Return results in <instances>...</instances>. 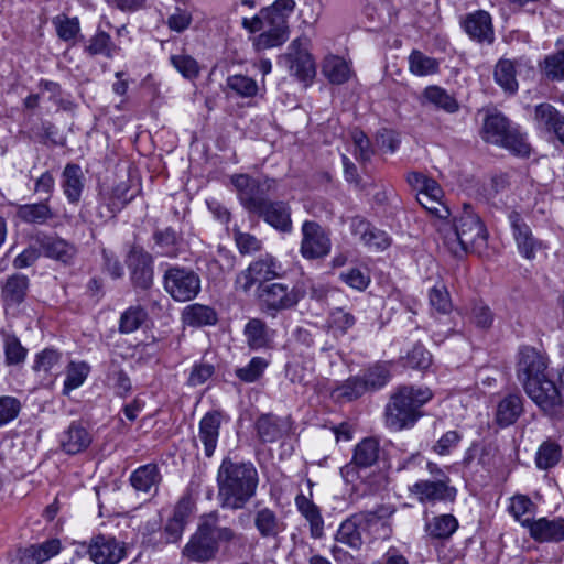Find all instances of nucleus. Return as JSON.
Returning a JSON list of instances; mask_svg holds the SVG:
<instances>
[{
    "label": "nucleus",
    "mask_w": 564,
    "mask_h": 564,
    "mask_svg": "<svg viewBox=\"0 0 564 564\" xmlns=\"http://www.w3.org/2000/svg\"><path fill=\"white\" fill-rule=\"evenodd\" d=\"M518 59L500 58L494 67L495 83L509 95H514L519 89L517 80Z\"/></svg>",
    "instance_id": "28"
},
{
    "label": "nucleus",
    "mask_w": 564,
    "mask_h": 564,
    "mask_svg": "<svg viewBox=\"0 0 564 564\" xmlns=\"http://www.w3.org/2000/svg\"><path fill=\"white\" fill-rule=\"evenodd\" d=\"M443 195V189L437 182H434L430 183L426 192L416 195V199L424 209L435 216V220H438L449 216V209L442 202Z\"/></svg>",
    "instance_id": "33"
},
{
    "label": "nucleus",
    "mask_w": 564,
    "mask_h": 564,
    "mask_svg": "<svg viewBox=\"0 0 564 564\" xmlns=\"http://www.w3.org/2000/svg\"><path fill=\"white\" fill-rule=\"evenodd\" d=\"M42 248L47 258L64 264H72L77 254V248L62 238H47L43 241Z\"/></svg>",
    "instance_id": "37"
},
{
    "label": "nucleus",
    "mask_w": 564,
    "mask_h": 564,
    "mask_svg": "<svg viewBox=\"0 0 564 564\" xmlns=\"http://www.w3.org/2000/svg\"><path fill=\"white\" fill-rule=\"evenodd\" d=\"M323 74L332 84L340 85L349 80L352 72L343 57L329 55L324 59Z\"/></svg>",
    "instance_id": "42"
},
{
    "label": "nucleus",
    "mask_w": 564,
    "mask_h": 564,
    "mask_svg": "<svg viewBox=\"0 0 564 564\" xmlns=\"http://www.w3.org/2000/svg\"><path fill=\"white\" fill-rule=\"evenodd\" d=\"M281 62L289 69L291 75L300 82L308 85L316 74L315 63L308 52V39L299 37L291 42L288 52L282 56Z\"/></svg>",
    "instance_id": "11"
},
{
    "label": "nucleus",
    "mask_w": 564,
    "mask_h": 564,
    "mask_svg": "<svg viewBox=\"0 0 564 564\" xmlns=\"http://www.w3.org/2000/svg\"><path fill=\"white\" fill-rule=\"evenodd\" d=\"M422 98L447 113H456L459 110L457 99L441 86H427L422 93Z\"/></svg>",
    "instance_id": "41"
},
{
    "label": "nucleus",
    "mask_w": 564,
    "mask_h": 564,
    "mask_svg": "<svg viewBox=\"0 0 564 564\" xmlns=\"http://www.w3.org/2000/svg\"><path fill=\"white\" fill-rule=\"evenodd\" d=\"M127 264L134 286L145 290L152 285L153 259L149 252L141 247H132L127 258Z\"/></svg>",
    "instance_id": "17"
},
{
    "label": "nucleus",
    "mask_w": 564,
    "mask_h": 564,
    "mask_svg": "<svg viewBox=\"0 0 564 564\" xmlns=\"http://www.w3.org/2000/svg\"><path fill=\"white\" fill-rule=\"evenodd\" d=\"M87 554L96 564H118L126 556V550L116 538L98 534L90 539Z\"/></svg>",
    "instance_id": "16"
},
{
    "label": "nucleus",
    "mask_w": 564,
    "mask_h": 564,
    "mask_svg": "<svg viewBox=\"0 0 564 564\" xmlns=\"http://www.w3.org/2000/svg\"><path fill=\"white\" fill-rule=\"evenodd\" d=\"M562 115L550 104H540L534 110V121L538 129L552 133Z\"/></svg>",
    "instance_id": "52"
},
{
    "label": "nucleus",
    "mask_w": 564,
    "mask_h": 564,
    "mask_svg": "<svg viewBox=\"0 0 564 564\" xmlns=\"http://www.w3.org/2000/svg\"><path fill=\"white\" fill-rule=\"evenodd\" d=\"M227 86L242 98L254 97L259 91L257 82L246 75H231L227 78Z\"/></svg>",
    "instance_id": "59"
},
{
    "label": "nucleus",
    "mask_w": 564,
    "mask_h": 564,
    "mask_svg": "<svg viewBox=\"0 0 564 564\" xmlns=\"http://www.w3.org/2000/svg\"><path fill=\"white\" fill-rule=\"evenodd\" d=\"M54 216L48 199L40 203L23 204L17 208V217L26 224L43 225Z\"/></svg>",
    "instance_id": "39"
},
{
    "label": "nucleus",
    "mask_w": 564,
    "mask_h": 564,
    "mask_svg": "<svg viewBox=\"0 0 564 564\" xmlns=\"http://www.w3.org/2000/svg\"><path fill=\"white\" fill-rule=\"evenodd\" d=\"M562 457V448L552 441L543 442L535 454V465L541 470L553 468Z\"/></svg>",
    "instance_id": "50"
},
{
    "label": "nucleus",
    "mask_w": 564,
    "mask_h": 564,
    "mask_svg": "<svg viewBox=\"0 0 564 564\" xmlns=\"http://www.w3.org/2000/svg\"><path fill=\"white\" fill-rule=\"evenodd\" d=\"M429 303L432 310L438 314L446 315L453 310L449 292L444 284H436L430 289Z\"/></svg>",
    "instance_id": "58"
},
{
    "label": "nucleus",
    "mask_w": 564,
    "mask_h": 564,
    "mask_svg": "<svg viewBox=\"0 0 564 564\" xmlns=\"http://www.w3.org/2000/svg\"><path fill=\"white\" fill-rule=\"evenodd\" d=\"M84 52L91 57L104 56L112 59L120 54L121 47L112 41L107 31L97 28L95 34L89 37L84 46Z\"/></svg>",
    "instance_id": "30"
},
{
    "label": "nucleus",
    "mask_w": 564,
    "mask_h": 564,
    "mask_svg": "<svg viewBox=\"0 0 564 564\" xmlns=\"http://www.w3.org/2000/svg\"><path fill=\"white\" fill-rule=\"evenodd\" d=\"M522 413V397L511 393L498 403L495 420L500 427H507L514 424Z\"/></svg>",
    "instance_id": "32"
},
{
    "label": "nucleus",
    "mask_w": 564,
    "mask_h": 564,
    "mask_svg": "<svg viewBox=\"0 0 564 564\" xmlns=\"http://www.w3.org/2000/svg\"><path fill=\"white\" fill-rule=\"evenodd\" d=\"M148 314L141 306H130L120 316L119 332L130 334L139 329L145 322Z\"/></svg>",
    "instance_id": "53"
},
{
    "label": "nucleus",
    "mask_w": 564,
    "mask_h": 564,
    "mask_svg": "<svg viewBox=\"0 0 564 564\" xmlns=\"http://www.w3.org/2000/svg\"><path fill=\"white\" fill-rule=\"evenodd\" d=\"M62 352L54 348H44L34 356L32 369L48 375L61 364Z\"/></svg>",
    "instance_id": "57"
},
{
    "label": "nucleus",
    "mask_w": 564,
    "mask_h": 564,
    "mask_svg": "<svg viewBox=\"0 0 564 564\" xmlns=\"http://www.w3.org/2000/svg\"><path fill=\"white\" fill-rule=\"evenodd\" d=\"M509 221L520 254L529 260L535 258L536 251L544 247L543 242L533 237L531 228L519 213H510Z\"/></svg>",
    "instance_id": "20"
},
{
    "label": "nucleus",
    "mask_w": 564,
    "mask_h": 564,
    "mask_svg": "<svg viewBox=\"0 0 564 564\" xmlns=\"http://www.w3.org/2000/svg\"><path fill=\"white\" fill-rule=\"evenodd\" d=\"M529 398L555 420H564V401L555 383L547 377L523 387Z\"/></svg>",
    "instance_id": "10"
},
{
    "label": "nucleus",
    "mask_w": 564,
    "mask_h": 564,
    "mask_svg": "<svg viewBox=\"0 0 564 564\" xmlns=\"http://www.w3.org/2000/svg\"><path fill=\"white\" fill-rule=\"evenodd\" d=\"M409 70L417 77L432 76L440 73V61L413 50L409 55Z\"/></svg>",
    "instance_id": "43"
},
{
    "label": "nucleus",
    "mask_w": 564,
    "mask_h": 564,
    "mask_svg": "<svg viewBox=\"0 0 564 564\" xmlns=\"http://www.w3.org/2000/svg\"><path fill=\"white\" fill-rule=\"evenodd\" d=\"M91 442L89 433L83 426L72 423L64 432L61 444L67 454H78L86 449Z\"/></svg>",
    "instance_id": "40"
},
{
    "label": "nucleus",
    "mask_w": 564,
    "mask_h": 564,
    "mask_svg": "<svg viewBox=\"0 0 564 564\" xmlns=\"http://www.w3.org/2000/svg\"><path fill=\"white\" fill-rule=\"evenodd\" d=\"M245 335L249 347L252 349L268 347L271 340L267 324L259 318H252L247 323Z\"/></svg>",
    "instance_id": "45"
},
{
    "label": "nucleus",
    "mask_w": 564,
    "mask_h": 564,
    "mask_svg": "<svg viewBox=\"0 0 564 564\" xmlns=\"http://www.w3.org/2000/svg\"><path fill=\"white\" fill-rule=\"evenodd\" d=\"M469 321L477 327L487 329L494 323V313L484 302L476 301L470 304Z\"/></svg>",
    "instance_id": "63"
},
{
    "label": "nucleus",
    "mask_w": 564,
    "mask_h": 564,
    "mask_svg": "<svg viewBox=\"0 0 564 564\" xmlns=\"http://www.w3.org/2000/svg\"><path fill=\"white\" fill-rule=\"evenodd\" d=\"M223 413L218 410L206 412L198 423V440L204 446V454L210 458L217 448Z\"/></svg>",
    "instance_id": "22"
},
{
    "label": "nucleus",
    "mask_w": 564,
    "mask_h": 564,
    "mask_svg": "<svg viewBox=\"0 0 564 564\" xmlns=\"http://www.w3.org/2000/svg\"><path fill=\"white\" fill-rule=\"evenodd\" d=\"M163 285L174 301L187 302L199 293L200 278L191 269L175 265L165 271Z\"/></svg>",
    "instance_id": "9"
},
{
    "label": "nucleus",
    "mask_w": 564,
    "mask_h": 564,
    "mask_svg": "<svg viewBox=\"0 0 564 564\" xmlns=\"http://www.w3.org/2000/svg\"><path fill=\"white\" fill-rule=\"evenodd\" d=\"M62 545L58 539H50L39 544H32L18 550L19 564H42L56 556Z\"/></svg>",
    "instance_id": "24"
},
{
    "label": "nucleus",
    "mask_w": 564,
    "mask_h": 564,
    "mask_svg": "<svg viewBox=\"0 0 564 564\" xmlns=\"http://www.w3.org/2000/svg\"><path fill=\"white\" fill-rule=\"evenodd\" d=\"M84 174L82 167L75 163H67L62 173L61 186L69 204H77L84 189Z\"/></svg>",
    "instance_id": "27"
},
{
    "label": "nucleus",
    "mask_w": 564,
    "mask_h": 564,
    "mask_svg": "<svg viewBox=\"0 0 564 564\" xmlns=\"http://www.w3.org/2000/svg\"><path fill=\"white\" fill-rule=\"evenodd\" d=\"M381 454L380 442L376 437H365L354 448L349 464L341 468V474L348 476L350 470L366 469L375 466Z\"/></svg>",
    "instance_id": "21"
},
{
    "label": "nucleus",
    "mask_w": 564,
    "mask_h": 564,
    "mask_svg": "<svg viewBox=\"0 0 564 564\" xmlns=\"http://www.w3.org/2000/svg\"><path fill=\"white\" fill-rule=\"evenodd\" d=\"M129 481L137 491L150 494L153 489L154 494H156L162 481V475L158 465L150 463L133 470Z\"/></svg>",
    "instance_id": "26"
},
{
    "label": "nucleus",
    "mask_w": 564,
    "mask_h": 564,
    "mask_svg": "<svg viewBox=\"0 0 564 564\" xmlns=\"http://www.w3.org/2000/svg\"><path fill=\"white\" fill-rule=\"evenodd\" d=\"M182 321L192 327L214 325L217 323V314L210 306L194 303L183 310Z\"/></svg>",
    "instance_id": "38"
},
{
    "label": "nucleus",
    "mask_w": 564,
    "mask_h": 564,
    "mask_svg": "<svg viewBox=\"0 0 564 564\" xmlns=\"http://www.w3.org/2000/svg\"><path fill=\"white\" fill-rule=\"evenodd\" d=\"M329 328L336 336H344L356 324V317L344 308H335L329 315Z\"/></svg>",
    "instance_id": "60"
},
{
    "label": "nucleus",
    "mask_w": 564,
    "mask_h": 564,
    "mask_svg": "<svg viewBox=\"0 0 564 564\" xmlns=\"http://www.w3.org/2000/svg\"><path fill=\"white\" fill-rule=\"evenodd\" d=\"M294 0H275L252 19L245 18L242 25L250 32H261L254 42L258 50L275 47L289 35V19L295 9Z\"/></svg>",
    "instance_id": "4"
},
{
    "label": "nucleus",
    "mask_w": 564,
    "mask_h": 564,
    "mask_svg": "<svg viewBox=\"0 0 564 564\" xmlns=\"http://www.w3.org/2000/svg\"><path fill=\"white\" fill-rule=\"evenodd\" d=\"M433 398L427 387L400 386L390 395L384 406V425L399 432L412 429L424 415L423 406Z\"/></svg>",
    "instance_id": "3"
},
{
    "label": "nucleus",
    "mask_w": 564,
    "mask_h": 564,
    "mask_svg": "<svg viewBox=\"0 0 564 564\" xmlns=\"http://www.w3.org/2000/svg\"><path fill=\"white\" fill-rule=\"evenodd\" d=\"M542 69L549 79L564 80V51L546 56Z\"/></svg>",
    "instance_id": "64"
},
{
    "label": "nucleus",
    "mask_w": 564,
    "mask_h": 564,
    "mask_svg": "<svg viewBox=\"0 0 564 564\" xmlns=\"http://www.w3.org/2000/svg\"><path fill=\"white\" fill-rule=\"evenodd\" d=\"M56 33L63 41H72L80 32V24L77 17L68 18L66 15H57L53 19Z\"/></svg>",
    "instance_id": "62"
},
{
    "label": "nucleus",
    "mask_w": 564,
    "mask_h": 564,
    "mask_svg": "<svg viewBox=\"0 0 564 564\" xmlns=\"http://www.w3.org/2000/svg\"><path fill=\"white\" fill-rule=\"evenodd\" d=\"M512 129L502 113L494 111L486 116L481 133L485 141L500 145Z\"/></svg>",
    "instance_id": "29"
},
{
    "label": "nucleus",
    "mask_w": 564,
    "mask_h": 564,
    "mask_svg": "<svg viewBox=\"0 0 564 564\" xmlns=\"http://www.w3.org/2000/svg\"><path fill=\"white\" fill-rule=\"evenodd\" d=\"M368 392L382 389L391 379V364L378 361L362 369L359 373Z\"/></svg>",
    "instance_id": "35"
},
{
    "label": "nucleus",
    "mask_w": 564,
    "mask_h": 564,
    "mask_svg": "<svg viewBox=\"0 0 564 564\" xmlns=\"http://www.w3.org/2000/svg\"><path fill=\"white\" fill-rule=\"evenodd\" d=\"M171 65L186 79H196L199 76L200 67L198 62L186 53L172 54Z\"/></svg>",
    "instance_id": "55"
},
{
    "label": "nucleus",
    "mask_w": 564,
    "mask_h": 564,
    "mask_svg": "<svg viewBox=\"0 0 564 564\" xmlns=\"http://www.w3.org/2000/svg\"><path fill=\"white\" fill-rule=\"evenodd\" d=\"M256 430L260 440L264 443H272L280 440L283 429L279 419L272 415H261L256 422Z\"/></svg>",
    "instance_id": "51"
},
{
    "label": "nucleus",
    "mask_w": 564,
    "mask_h": 564,
    "mask_svg": "<svg viewBox=\"0 0 564 564\" xmlns=\"http://www.w3.org/2000/svg\"><path fill=\"white\" fill-rule=\"evenodd\" d=\"M295 506L310 523L311 536L313 539H322L324 536V519L319 508L303 494L295 497Z\"/></svg>",
    "instance_id": "31"
},
{
    "label": "nucleus",
    "mask_w": 564,
    "mask_h": 564,
    "mask_svg": "<svg viewBox=\"0 0 564 564\" xmlns=\"http://www.w3.org/2000/svg\"><path fill=\"white\" fill-rule=\"evenodd\" d=\"M280 270V262L271 254H264L252 261L246 270L237 275L236 286L247 293L257 282L267 283L278 278Z\"/></svg>",
    "instance_id": "15"
},
{
    "label": "nucleus",
    "mask_w": 564,
    "mask_h": 564,
    "mask_svg": "<svg viewBox=\"0 0 564 564\" xmlns=\"http://www.w3.org/2000/svg\"><path fill=\"white\" fill-rule=\"evenodd\" d=\"M107 384L121 398L127 397L132 389L129 376L115 364L108 369Z\"/></svg>",
    "instance_id": "56"
},
{
    "label": "nucleus",
    "mask_w": 564,
    "mask_h": 564,
    "mask_svg": "<svg viewBox=\"0 0 564 564\" xmlns=\"http://www.w3.org/2000/svg\"><path fill=\"white\" fill-rule=\"evenodd\" d=\"M460 25L467 35L478 43L492 44L495 41L492 18L485 10L465 14L460 20Z\"/></svg>",
    "instance_id": "19"
},
{
    "label": "nucleus",
    "mask_w": 564,
    "mask_h": 564,
    "mask_svg": "<svg viewBox=\"0 0 564 564\" xmlns=\"http://www.w3.org/2000/svg\"><path fill=\"white\" fill-rule=\"evenodd\" d=\"M547 355L532 346H521L517 356V377L523 387L546 378Z\"/></svg>",
    "instance_id": "12"
},
{
    "label": "nucleus",
    "mask_w": 564,
    "mask_h": 564,
    "mask_svg": "<svg viewBox=\"0 0 564 564\" xmlns=\"http://www.w3.org/2000/svg\"><path fill=\"white\" fill-rule=\"evenodd\" d=\"M269 364V360L263 357H253L246 366L237 368L235 375L239 380L252 383L262 377Z\"/></svg>",
    "instance_id": "54"
},
{
    "label": "nucleus",
    "mask_w": 564,
    "mask_h": 564,
    "mask_svg": "<svg viewBox=\"0 0 564 564\" xmlns=\"http://www.w3.org/2000/svg\"><path fill=\"white\" fill-rule=\"evenodd\" d=\"M388 532L387 521L376 512H359L341 522L336 533V540L352 549H359L364 543L365 534L386 538Z\"/></svg>",
    "instance_id": "5"
},
{
    "label": "nucleus",
    "mask_w": 564,
    "mask_h": 564,
    "mask_svg": "<svg viewBox=\"0 0 564 564\" xmlns=\"http://www.w3.org/2000/svg\"><path fill=\"white\" fill-rule=\"evenodd\" d=\"M129 189L126 183H120L109 194L102 195L101 199L105 200V207L107 208V214H102L105 218H115L129 204L132 199V196L128 195Z\"/></svg>",
    "instance_id": "44"
},
{
    "label": "nucleus",
    "mask_w": 564,
    "mask_h": 564,
    "mask_svg": "<svg viewBox=\"0 0 564 564\" xmlns=\"http://www.w3.org/2000/svg\"><path fill=\"white\" fill-rule=\"evenodd\" d=\"M367 392L368 390L364 384L362 378L358 373L357 376H351L343 381L336 389H334L333 394L339 401H352L362 397Z\"/></svg>",
    "instance_id": "47"
},
{
    "label": "nucleus",
    "mask_w": 564,
    "mask_h": 564,
    "mask_svg": "<svg viewBox=\"0 0 564 564\" xmlns=\"http://www.w3.org/2000/svg\"><path fill=\"white\" fill-rule=\"evenodd\" d=\"M305 296V289L282 282L261 283L257 289V299L262 312L275 317L278 313L294 308Z\"/></svg>",
    "instance_id": "6"
},
{
    "label": "nucleus",
    "mask_w": 564,
    "mask_h": 564,
    "mask_svg": "<svg viewBox=\"0 0 564 564\" xmlns=\"http://www.w3.org/2000/svg\"><path fill=\"white\" fill-rule=\"evenodd\" d=\"M456 495L457 489L451 485V478L420 479L409 487V496L421 505L454 501Z\"/></svg>",
    "instance_id": "13"
},
{
    "label": "nucleus",
    "mask_w": 564,
    "mask_h": 564,
    "mask_svg": "<svg viewBox=\"0 0 564 564\" xmlns=\"http://www.w3.org/2000/svg\"><path fill=\"white\" fill-rule=\"evenodd\" d=\"M219 521L217 511L203 514L195 533L182 550V556L188 562H208L218 553L217 540L214 536L215 524Z\"/></svg>",
    "instance_id": "7"
},
{
    "label": "nucleus",
    "mask_w": 564,
    "mask_h": 564,
    "mask_svg": "<svg viewBox=\"0 0 564 564\" xmlns=\"http://www.w3.org/2000/svg\"><path fill=\"white\" fill-rule=\"evenodd\" d=\"M29 289V279L23 274H13L9 276L2 286L1 296L4 305L17 306L24 301Z\"/></svg>",
    "instance_id": "36"
},
{
    "label": "nucleus",
    "mask_w": 564,
    "mask_h": 564,
    "mask_svg": "<svg viewBox=\"0 0 564 564\" xmlns=\"http://www.w3.org/2000/svg\"><path fill=\"white\" fill-rule=\"evenodd\" d=\"M3 352L7 366L23 365L28 357V349L15 335L10 334L3 336Z\"/></svg>",
    "instance_id": "49"
},
{
    "label": "nucleus",
    "mask_w": 564,
    "mask_h": 564,
    "mask_svg": "<svg viewBox=\"0 0 564 564\" xmlns=\"http://www.w3.org/2000/svg\"><path fill=\"white\" fill-rule=\"evenodd\" d=\"M231 184L237 192L240 204L252 214L261 210L263 203L269 200L267 198L268 193L275 187V181L272 178H254L247 174L232 175Z\"/></svg>",
    "instance_id": "8"
},
{
    "label": "nucleus",
    "mask_w": 564,
    "mask_h": 564,
    "mask_svg": "<svg viewBox=\"0 0 564 564\" xmlns=\"http://www.w3.org/2000/svg\"><path fill=\"white\" fill-rule=\"evenodd\" d=\"M259 473L250 460L221 459L216 474L217 500L223 509L239 510L256 496Z\"/></svg>",
    "instance_id": "1"
},
{
    "label": "nucleus",
    "mask_w": 564,
    "mask_h": 564,
    "mask_svg": "<svg viewBox=\"0 0 564 564\" xmlns=\"http://www.w3.org/2000/svg\"><path fill=\"white\" fill-rule=\"evenodd\" d=\"M300 253L304 259L315 260L327 257L332 249L329 234L316 221L305 220L301 228Z\"/></svg>",
    "instance_id": "14"
},
{
    "label": "nucleus",
    "mask_w": 564,
    "mask_h": 564,
    "mask_svg": "<svg viewBox=\"0 0 564 564\" xmlns=\"http://www.w3.org/2000/svg\"><path fill=\"white\" fill-rule=\"evenodd\" d=\"M153 240L161 256L171 258L177 256L180 237L172 227L156 230L153 234Z\"/></svg>",
    "instance_id": "48"
},
{
    "label": "nucleus",
    "mask_w": 564,
    "mask_h": 564,
    "mask_svg": "<svg viewBox=\"0 0 564 564\" xmlns=\"http://www.w3.org/2000/svg\"><path fill=\"white\" fill-rule=\"evenodd\" d=\"M90 372V366L86 361H70L66 367L63 393L69 394L73 390L83 386Z\"/></svg>",
    "instance_id": "46"
},
{
    "label": "nucleus",
    "mask_w": 564,
    "mask_h": 564,
    "mask_svg": "<svg viewBox=\"0 0 564 564\" xmlns=\"http://www.w3.org/2000/svg\"><path fill=\"white\" fill-rule=\"evenodd\" d=\"M254 528L263 539H278L285 530V521L269 507L256 510L253 516Z\"/></svg>",
    "instance_id": "25"
},
{
    "label": "nucleus",
    "mask_w": 564,
    "mask_h": 564,
    "mask_svg": "<svg viewBox=\"0 0 564 564\" xmlns=\"http://www.w3.org/2000/svg\"><path fill=\"white\" fill-rule=\"evenodd\" d=\"M533 508L534 503L528 496L514 495L510 498L508 511L523 527V522L533 521V519L524 518L525 514L532 512Z\"/></svg>",
    "instance_id": "61"
},
{
    "label": "nucleus",
    "mask_w": 564,
    "mask_h": 564,
    "mask_svg": "<svg viewBox=\"0 0 564 564\" xmlns=\"http://www.w3.org/2000/svg\"><path fill=\"white\" fill-rule=\"evenodd\" d=\"M440 239L454 256L480 253L487 246L488 232L479 216L469 206L452 224L448 218L434 220Z\"/></svg>",
    "instance_id": "2"
},
{
    "label": "nucleus",
    "mask_w": 564,
    "mask_h": 564,
    "mask_svg": "<svg viewBox=\"0 0 564 564\" xmlns=\"http://www.w3.org/2000/svg\"><path fill=\"white\" fill-rule=\"evenodd\" d=\"M458 529V520L453 514H440L425 519L424 531L433 540H447Z\"/></svg>",
    "instance_id": "34"
},
{
    "label": "nucleus",
    "mask_w": 564,
    "mask_h": 564,
    "mask_svg": "<svg viewBox=\"0 0 564 564\" xmlns=\"http://www.w3.org/2000/svg\"><path fill=\"white\" fill-rule=\"evenodd\" d=\"M523 528L528 529L531 539L539 543H561L564 542V518L541 517L533 521L523 522Z\"/></svg>",
    "instance_id": "18"
},
{
    "label": "nucleus",
    "mask_w": 564,
    "mask_h": 564,
    "mask_svg": "<svg viewBox=\"0 0 564 564\" xmlns=\"http://www.w3.org/2000/svg\"><path fill=\"white\" fill-rule=\"evenodd\" d=\"M260 209L254 214L276 230L282 232H290L292 230L291 209L286 203L265 200Z\"/></svg>",
    "instance_id": "23"
}]
</instances>
